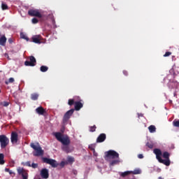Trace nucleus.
Instances as JSON below:
<instances>
[{
    "instance_id": "9b49d317",
    "label": "nucleus",
    "mask_w": 179,
    "mask_h": 179,
    "mask_svg": "<svg viewBox=\"0 0 179 179\" xmlns=\"http://www.w3.org/2000/svg\"><path fill=\"white\" fill-rule=\"evenodd\" d=\"M17 173L20 176H22V179H28L29 178V173L23 168H19L17 169Z\"/></svg>"
},
{
    "instance_id": "3c124183",
    "label": "nucleus",
    "mask_w": 179,
    "mask_h": 179,
    "mask_svg": "<svg viewBox=\"0 0 179 179\" xmlns=\"http://www.w3.org/2000/svg\"><path fill=\"white\" fill-rule=\"evenodd\" d=\"M6 55H8L6 54Z\"/></svg>"
},
{
    "instance_id": "f257e3e1",
    "label": "nucleus",
    "mask_w": 179,
    "mask_h": 179,
    "mask_svg": "<svg viewBox=\"0 0 179 179\" xmlns=\"http://www.w3.org/2000/svg\"><path fill=\"white\" fill-rule=\"evenodd\" d=\"M53 135L55 136L56 139L63 145V146H62V150H63V152H65V153H71V152H73V148L69 146V145H71V139H69L68 135H64L61 132H55Z\"/></svg>"
},
{
    "instance_id": "1a4fd4ad",
    "label": "nucleus",
    "mask_w": 179,
    "mask_h": 179,
    "mask_svg": "<svg viewBox=\"0 0 179 179\" xmlns=\"http://www.w3.org/2000/svg\"><path fill=\"white\" fill-rule=\"evenodd\" d=\"M28 15L29 16H34L35 17H43V15H41V13L38 11V10L36 9H30L28 10Z\"/></svg>"
},
{
    "instance_id": "c9c22d12",
    "label": "nucleus",
    "mask_w": 179,
    "mask_h": 179,
    "mask_svg": "<svg viewBox=\"0 0 179 179\" xmlns=\"http://www.w3.org/2000/svg\"><path fill=\"white\" fill-rule=\"evenodd\" d=\"M31 167H32V169H37V167H38V164L32 163V164H31Z\"/></svg>"
},
{
    "instance_id": "cd10ccee",
    "label": "nucleus",
    "mask_w": 179,
    "mask_h": 179,
    "mask_svg": "<svg viewBox=\"0 0 179 179\" xmlns=\"http://www.w3.org/2000/svg\"><path fill=\"white\" fill-rule=\"evenodd\" d=\"M96 125L90 127V132H96Z\"/></svg>"
},
{
    "instance_id": "7c9ffc66",
    "label": "nucleus",
    "mask_w": 179,
    "mask_h": 179,
    "mask_svg": "<svg viewBox=\"0 0 179 179\" xmlns=\"http://www.w3.org/2000/svg\"><path fill=\"white\" fill-rule=\"evenodd\" d=\"M173 127H177L179 128V121L178 120H173Z\"/></svg>"
},
{
    "instance_id": "b1692460",
    "label": "nucleus",
    "mask_w": 179,
    "mask_h": 179,
    "mask_svg": "<svg viewBox=\"0 0 179 179\" xmlns=\"http://www.w3.org/2000/svg\"><path fill=\"white\" fill-rule=\"evenodd\" d=\"M75 103H76L75 99H70L68 101L69 106H73V104L75 105Z\"/></svg>"
},
{
    "instance_id": "09e8293b",
    "label": "nucleus",
    "mask_w": 179,
    "mask_h": 179,
    "mask_svg": "<svg viewBox=\"0 0 179 179\" xmlns=\"http://www.w3.org/2000/svg\"><path fill=\"white\" fill-rule=\"evenodd\" d=\"M158 179H164V178H162V176H159V177L158 178Z\"/></svg>"
},
{
    "instance_id": "f8f14e48",
    "label": "nucleus",
    "mask_w": 179,
    "mask_h": 179,
    "mask_svg": "<svg viewBox=\"0 0 179 179\" xmlns=\"http://www.w3.org/2000/svg\"><path fill=\"white\" fill-rule=\"evenodd\" d=\"M41 40H43L41 35H34L31 38L32 42L35 43V44H41Z\"/></svg>"
},
{
    "instance_id": "a878e982",
    "label": "nucleus",
    "mask_w": 179,
    "mask_h": 179,
    "mask_svg": "<svg viewBox=\"0 0 179 179\" xmlns=\"http://www.w3.org/2000/svg\"><path fill=\"white\" fill-rule=\"evenodd\" d=\"M146 146H147L148 148H149V149H153L154 145H153V143H152V142H148V143H146Z\"/></svg>"
},
{
    "instance_id": "393cba45",
    "label": "nucleus",
    "mask_w": 179,
    "mask_h": 179,
    "mask_svg": "<svg viewBox=\"0 0 179 179\" xmlns=\"http://www.w3.org/2000/svg\"><path fill=\"white\" fill-rule=\"evenodd\" d=\"M15 82V78H10L8 79V81H6V85H9V83H13Z\"/></svg>"
},
{
    "instance_id": "2eb2a0df",
    "label": "nucleus",
    "mask_w": 179,
    "mask_h": 179,
    "mask_svg": "<svg viewBox=\"0 0 179 179\" xmlns=\"http://www.w3.org/2000/svg\"><path fill=\"white\" fill-rule=\"evenodd\" d=\"M82 100L78 101H76L75 102V105H74V111L76 110V111H79L80 110V108H83V103H82Z\"/></svg>"
},
{
    "instance_id": "9d476101",
    "label": "nucleus",
    "mask_w": 179,
    "mask_h": 179,
    "mask_svg": "<svg viewBox=\"0 0 179 179\" xmlns=\"http://www.w3.org/2000/svg\"><path fill=\"white\" fill-rule=\"evenodd\" d=\"M19 139V134L16 131H12L10 136V141L13 145H17V141Z\"/></svg>"
},
{
    "instance_id": "e433bc0d",
    "label": "nucleus",
    "mask_w": 179,
    "mask_h": 179,
    "mask_svg": "<svg viewBox=\"0 0 179 179\" xmlns=\"http://www.w3.org/2000/svg\"><path fill=\"white\" fill-rule=\"evenodd\" d=\"M171 55V52H166L164 55V57H170Z\"/></svg>"
},
{
    "instance_id": "7ed1b4c3",
    "label": "nucleus",
    "mask_w": 179,
    "mask_h": 179,
    "mask_svg": "<svg viewBox=\"0 0 179 179\" xmlns=\"http://www.w3.org/2000/svg\"><path fill=\"white\" fill-rule=\"evenodd\" d=\"M155 155H156V159L158 160V162L159 163H162V164H164L165 166H170L171 162L170 161V159H162V150L158 148H155L153 150Z\"/></svg>"
},
{
    "instance_id": "39448f33",
    "label": "nucleus",
    "mask_w": 179,
    "mask_h": 179,
    "mask_svg": "<svg viewBox=\"0 0 179 179\" xmlns=\"http://www.w3.org/2000/svg\"><path fill=\"white\" fill-rule=\"evenodd\" d=\"M0 145L1 149H5L9 145V138L6 135H0Z\"/></svg>"
},
{
    "instance_id": "2f4dec72",
    "label": "nucleus",
    "mask_w": 179,
    "mask_h": 179,
    "mask_svg": "<svg viewBox=\"0 0 179 179\" xmlns=\"http://www.w3.org/2000/svg\"><path fill=\"white\" fill-rule=\"evenodd\" d=\"M1 105L3 107H8V106H9V102L8 101L1 102Z\"/></svg>"
},
{
    "instance_id": "a19ab883",
    "label": "nucleus",
    "mask_w": 179,
    "mask_h": 179,
    "mask_svg": "<svg viewBox=\"0 0 179 179\" xmlns=\"http://www.w3.org/2000/svg\"><path fill=\"white\" fill-rule=\"evenodd\" d=\"M138 159H143V155L139 154V155H138Z\"/></svg>"
},
{
    "instance_id": "6e6552de",
    "label": "nucleus",
    "mask_w": 179,
    "mask_h": 179,
    "mask_svg": "<svg viewBox=\"0 0 179 179\" xmlns=\"http://www.w3.org/2000/svg\"><path fill=\"white\" fill-rule=\"evenodd\" d=\"M29 60L24 62L25 66H36L37 64V61L36 60V57L34 56H29Z\"/></svg>"
},
{
    "instance_id": "a18cd8bd",
    "label": "nucleus",
    "mask_w": 179,
    "mask_h": 179,
    "mask_svg": "<svg viewBox=\"0 0 179 179\" xmlns=\"http://www.w3.org/2000/svg\"><path fill=\"white\" fill-rule=\"evenodd\" d=\"M52 22L53 24H55V19L52 18Z\"/></svg>"
},
{
    "instance_id": "6ab92c4d",
    "label": "nucleus",
    "mask_w": 179,
    "mask_h": 179,
    "mask_svg": "<svg viewBox=\"0 0 179 179\" xmlns=\"http://www.w3.org/2000/svg\"><path fill=\"white\" fill-rule=\"evenodd\" d=\"M129 174H132V172L127 171L121 173L120 176L121 177L124 178V177H127V176H129Z\"/></svg>"
},
{
    "instance_id": "ea45409f",
    "label": "nucleus",
    "mask_w": 179,
    "mask_h": 179,
    "mask_svg": "<svg viewBox=\"0 0 179 179\" xmlns=\"http://www.w3.org/2000/svg\"><path fill=\"white\" fill-rule=\"evenodd\" d=\"M8 43L10 44H12V43H13V40L12 39V38H8Z\"/></svg>"
},
{
    "instance_id": "412c9836",
    "label": "nucleus",
    "mask_w": 179,
    "mask_h": 179,
    "mask_svg": "<svg viewBox=\"0 0 179 179\" xmlns=\"http://www.w3.org/2000/svg\"><path fill=\"white\" fill-rule=\"evenodd\" d=\"M163 157L164 159H170V153L169 152H163Z\"/></svg>"
},
{
    "instance_id": "f704fd0d",
    "label": "nucleus",
    "mask_w": 179,
    "mask_h": 179,
    "mask_svg": "<svg viewBox=\"0 0 179 179\" xmlns=\"http://www.w3.org/2000/svg\"><path fill=\"white\" fill-rule=\"evenodd\" d=\"M24 166H27V167H31V164L29 161H28L24 164Z\"/></svg>"
},
{
    "instance_id": "49530a36",
    "label": "nucleus",
    "mask_w": 179,
    "mask_h": 179,
    "mask_svg": "<svg viewBox=\"0 0 179 179\" xmlns=\"http://www.w3.org/2000/svg\"><path fill=\"white\" fill-rule=\"evenodd\" d=\"M94 156H97V153H96V151L94 152Z\"/></svg>"
},
{
    "instance_id": "4be33fe9",
    "label": "nucleus",
    "mask_w": 179,
    "mask_h": 179,
    "mask_svg": "<svg viewBox=\"0 0 179 179\" xmlns=\"http://www.w3.org/2000/svg\"><path fill=\"white\" fill-rule=\"evenodd\" d=\"M41 72H47L48 71V66H41L40 68Z\"/></svg>"
},
{
    "instance_id": "423d86ee",
    "label": "nucleus",
    "mask_w": 179,
    "mask_h": 179,
    "mask_svg": "<svg viewBox=\"0 0 179 179\" xmlns=\"http://www.w3.org/2000/svg\"><path fill=\"white\" fill-rule=\"evenodd\" d=\"M73 113H75V109L71 108L69 110H68L63 117V124H66L68 121H69V119L72 115H73Z\"/></svg>"
},
{
    "instance_id": "aec40b11",
    "label": "nucleus",
    "mask_w": 179,
    "mask_h": 179,
    "mask_svg": "<svg viewBox=\"0 0 179 179\" xmlns=\"http://www.w3.org/2000/svg\"><path fill=\"white\" fill-rule=\"evenodd\" d=\"M4 158L5 155H3V153H0V164H5V160H3Z\"/></svg>"
},
{
    "instance_id": "603ef678",
    "label": "nucleus",
    "mask_w": 179,
    "mask_h": 179,
    "mask_svg": "<svg viewBox=\"0 0 179 179\" xmlns=\"http://www.w3.org/2000/svg\"><path fill=\"white\" fill-rule=\"evenodd\" d=\"M0 93H1V90H0Z\"/></svg>"
},
{
    "instance_id": "c85d7f7f",
    "label": "nucleus",
    "mask_w": 179,
    "mask_h": 179,
    "mask_svg": "<svg viewBox=\"0 0 179 179\" xmlns=\"http://www.w3.org/2000/svg\"><path fill=\"white\" fill-rule=\"evenodd\" d=\"M131 174H141V173H142L141 169H135L134 171H131Z\"/></svg>"
},
{
    "instance_id": "8fccbe9b",
    "label": "nucleus",
    "mask_w": 179,
    "mask_h": 179,
    "mask_svg": "<svg viewBox=\"0 0 179 179\" xmlns=\"http://www.w3.org/2000/svg\"><path fill=\"white\" fill-rule=\"evenodd\" d=\"M64 129H62L61 131L62 132V134H64Z\"/></svg>"
},
{
    "instance_id": "0eeeda50",
    "label": "nucleus",
    "mask_w": 179,
    "mask_h": 179,
    "mask_svg": "<svg viewBox=\"0 0 179 179\" xmlns=\"http://www.w3.org/2000/svg\"><path fill=\"white\" fill-rule=\"evenodd\" d=\"M42 160H43V163L50 164L53 168L58 167V163H57V161L55 159L43 157Z\"/></svg>"
},
{
    "instance_id": "20e7f679",
    "label": "nucleus",
    "mask_w": 179,
    "mask_h": 179,
    "mask_svg": "<svg viewBox=\"0 0 179 179\" xmlns=\"http://www.w3.org/2000/svg\"><path fill=\"white\" fill-rule=\"evenodd\" d=\"M30 147L34 150L33 152L34 156L38 157L44 155V150H43V148H41V146H40V144L38 143H31Z\"/></svg>"
},
{
    "instance_id": "4c0bfd02",
    "label": "nucleus",
    "mask_w": 179,
    "mask_h": 179,
    "mask_svg": "<svg viewBox=\"0 0 179 179\" xmlns=\"http://www.w3.org/2000/svg\"><path fill=\"white\" fill-rule=\"evenodd\" d=\"M65 164H66V162L62 161V162L59 164V166H60V167H64V166H65Z\"/></svg>"
},
{
    "instance_id": "37998d69",
    "label": "nucleus",
    "mask_w": 179,
    "mask_h": 179,
    "mask_svg": "<svg viewBox=\"0 0 179 179\" xmlns=\"http://www.w3.org/2000/svg\"><path fill=\"white\" fill-rule=\"evenodd\" d=\"M138 118H141V117H143V114L142 113H138Z\"/></svg>"
},
{
    "instance_id": "c03bdc74",
    "label": "nucleus",
    "mask_w": 179,
    "mask_h": 179,
    "mask_svg": "<svg viewBox=\"0 0 179 179\" xmlns=\"http://www.w3.org/2000/svg\"><path fill=\"white\" fill-rule=\"evenodd\" d=\"M10 171V170L9 169H8V168H6V169H5V171H6V173H9Z\"/></svg>"
},
{
    "instance_id": "dca6fc26",
    "label": "nucleus",
    "mask_w": 179,
    "mask_h": 179,
    "mask_svg": "<svg viewBox=\"0 0 179 179\" xmlns=\"http://www.w3.org/2000/svg\"><path fill=\"white\" fill-rule=\"evenodd\" d=\"M7 38L5 34L2 35L0 34V45L5 47L6 45Z\"/></svg>"
},
{
    "instance_id": "a211bd4d",
    "label": "nucleus",
    "mask_w": 179,
    "mask_h": 179,
    "mask_svg": "<svg viewBox=\"0 0 179 179\" xmlns=\"http://www.w3.org/2000/svg\"><path fill=\"white\" fill-rule=\"evenodd\" d=\"M148 129H149L150 134H153V133L156 132V127L155 125H150L148 127Z\"/></svg>"
},
{
    "instance_id": "bb28decb",
    "label": "nucleus",
    "mask_w": 179,
    "mask_h": 179,
    "mask_svg": "<svg viewBox=\"0 0 179 179\" xmlns=\"http://www.w3.org/2000/svg\"><path fill=\"white\" fill-rule=\"evenodd\" d=\"M21 38H24V40H26L27 41H29V37H27L24 34L21 33L20 34Z\"/></svg>"
},
{
    "instance_id": "f3484780",
    "label": "nucleus",
    "mask_w": 179,
    "mask_h": 179,
    "mask_svg": "<svg viewBox=\"0 0 179 179\" xmlns=\"http://www.w3.org/2000/svg\"><path fill=\"white\" fill-rule=\"evenodd\" d=\"M36 111L37 114H39V115H44V113H45V110L43 106H39L36 109Z\"/></svg>"
},
{
    "instance_id": "4468645a",
    "label": "nucleus",
    "mask_w": 179,
    "mask_h": 179,
    "mask_svg": "<svg viewBox=\"0 0 179 179\" xmlns=\"http://www.w3.org/2000/svg\"><path fill=\"white\" fill-rule=\"evenodd\" d=\"M106 139H107V135H106L104 133H102L97 137L96 143H102V142H104Z\"/></svg>"
},
{
    "instance_id": "c756f323",
    "label": "nucleus",
    "mask_w": 179,
    "mask_h": 179,
    "mask_svg": "<svg viewBox=\"0 0 179 179\" xmlns=\"http://www.w3.org/2000/svg\"><path fill=\"white\" fill-rule=\"evenodd\" d=\"M1 9H2L3 10H8V5L6 4V3H1Z\"/></svg>"
},
{
    "instance_id": "f03ea898",
    "label": "nucleus",
    "mask_w": 179,
    "mask_h": 179,
    "mask_svg": "<svg viewBox=\"0 0 179 179\" xmlns=\"http://www.w3.org/2000/svg\"><path fill=\"white\" fill-rule=\"evenodd\" d=\"M105 159H116L110 162V166H115L120 163V154L115 150H110L105 152Z\"/></svg>"
},
{
    "instance_id": "5701e85b",
    "label": "nucleus",
    "mask_w": 179,
    "mask_h": 179,
    "mask_svg": "<svg viewBox=\"0 0 179 179\" xmlns=\"http://www.w3.org/2000/svg\"><path fill=\"white\" fill-rule=\"evenodd\" d=\"M31 100H34V101L37 100L38 99V94L34 93V94H31Z\"/></svg>"
},
{
    "instance_id": "473e14b6",
    "label": "nucleus",
    "mask_w": 179,
    "mask_h": 179,
    "mask_svg": "<svg viewBox=\"0 0 179 179\" xmlns=\"http://www.w3.org/2000/svg\"><path fill=\"white\" fill-rule=\"evenodd\" d=\"M31 22H32L33 24H37V23L38 22V20L37 18H33L31 20Z\"/></svg>"
},
{
    "instance_id": "79ce46f5",
    "label": "nucleus",
    "mask_w": 179,
    "mask_h": 179,
    "mask_svg": "<svg viewBox=\"0 0 179 179\" xmlns=\"http://www.w3.org/2000/svg\"><path fill=\"white\" fill-rule=\"evenodd\" d=\"M123 73L125 76H128V71H123Z\"/></svg>"
},
{
    "instance_id": "ddd939ff",
    "label": "nucleus",
    "mask_w": 179,
    "mask_h": 179,
    "mask_svg": "<svg viewBox=\"0 0 179 179\" xmlns=\"http://www.w3.org/2000/svg\"><path fill=\"white\" fill-rule=\"evenodd\" d=\"M40 174L41 178L43 179H47L48 178V177H50L48 169H47L46 168L42 169Z\"/></svg>"
},
{
    "instance_id": "de8ad7c7",
    "label": "nucleus",
    "mask_w": 179,
    "mask_h": 179,
    "mask_svg": "<svg viewBox=\"0 0 179 179\" xmlns=\"http://www.w3.org/2000/svg\"><path fill=\"white\" fill-rule=\"evenodd\" d=\"M9 174H13L12 171H8Z\"/></svg>"
},
{
    "instance_id": "72a5a7b5",
    "label": "nucleus",
    "mask_w": 179,
    "mask_h": 179,
    "mask_svg": "<svg viewBox=\"0 0 179 179\" xmlns=\"http://www.w3.org/2000/svg\"><path fill=\"white\" fill-rule=\"evenodd\" d=\"M68 162L69 163H73V162H75V159L72 157H70L68 158Z\"/></svg>"
},
{
    "instance_id": "58836bf2",
    "label": "nucleus",
    "mask_w": 179,
    "mask_h": 179,
    "mask_svg": "<svg viewBox=\"0 0 179 179\" xmlns=\"http://www.w3.org/2000/svg\"><path fill=\"white\" fill-rule=\"evenodd\" d=\"M89 149H90V150H92L93 152H95L94 146H93V145H90Z\"/></svg>"
}]
</instances>
